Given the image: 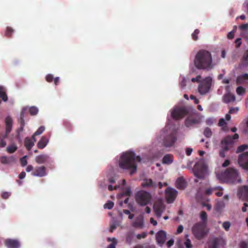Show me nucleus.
I'll use <instances>...</instances> for the list:
<instances>
[{"label": "nucleus", "mask_w": 248, "mask_h": 248, "mask_svg": "<svg viewBox=\"0 0 248 248\" xmlns=\"http://www.w3.org/2000/svg\"><path fill=\"white\" fill-rule=\"evenodd\" d=\"M194 63L198 69L207 71L213 69L215 65L211 52L204 49H200L197 52Z\"/></svg>", "instance_id": "nucleus-1"}, {"label": "nucleus", "mask_w": 248, "mask_h": 248, "mask_svg": "<svg viewBox=\"0 0 248 248\" xmlns=\"http://www.w3.org/2000/svg\"><path fill=\"white\" fill-rule=\"evenodd\" d=\"M136 161H141L140 156H136L133 152H126L120 157L119 165L120 168L128 170L130 175H133L137 172V165Z\"/></svg>", "instance_id": "nucleus-2"}, {"label": "nucleus", "mask_w": 248, "mask_h": 248, "mask_svg": "<svg viewBox=\"0 0 248 248\" xmlns=\"http://www.w3.org/2000/svg\"><path fill=\"white\" fill-rule=\"evenodd\" d=\"M239 137L238 134L235 133L233 136L228 135L222 139L220 142L221 149L219 152L221 157L226 156V153L234 146Z\"/></svg>", "instance_id": "nucleus-3"}, {"label": "nucleus", "mask_w": 248, "mask_h": 248, "mask_svg": "<svg viewBox=\"0 0 248 248\" xmlns=\"http://www.w3.org/2000/svg\"><path fill=\"white\" fill-rule=\"evenodd\" d=\"M221 179L226 183L235 184L241 182L238 170L234 168H229L221 174Z\"/></svg>", "instance_id": "nucleus-4"}, {"label": "nucleus", "mask_w": 248, "mask_h": 248, "mask_svg": "<svg viewBox=\"0 0 248 248\" xmlns=\"http://www.w3.org/2000/svg\"><path fill=\"white\" fill-rule=\"evenodd\" d=\"M206 225L204 223L198 222L195 223L192 228V233L199 240L202 239L208 232Z\"/></svg>", "instance_id": "nucleus-5"}, {"label": "nucleus", "mask_w": 248, "mask_h": 248, "mask_svg": "<svg viewBox=\"0 0 248 248\" xmlns=\"http://www.w3.org/2000/svg\"><path fill=\"white\" fill-rule=\"evenodd\" d=\"M135 198L138 204L141 206H145L150 202L152 196L150 193L141 190L136 193Z\"/></svg>", "instance_id": "nucleus-6"}, {"label": "nucleus", "mask_w": 248, "mask_h": 248, "mask_svg": "<svg viewBox=\"0 0 248 248\" xmlns=\"http://www.w3.org/2000/svg\"><path fill=\"white\" fill-rule=\"evenodd\" d=\"M165 199L168 203H172L176 199L178 191L173 188L168 187L165 190Z\"/></svg>", "instance_id": "nucleus-7"}, {"label": "nucleus", "mask_w": 248, "mask_h": 248, "mask_svg": "<svg viewBox=\"0 0 248 248\" xmlns=\"http://www.w3.org/2000/svg\"><path fill=\"white\" fill-rule=\"evenodd\" d=\"M176 135L177 131L174 130L167 135L163 140L164 145L167 147L172 146L177 140Z\"/></svg>", "instance_id": "nucleus-8"}, {"label": "nucleus", "mask_w": 248, "mask_h": 248, "mask_svg": "<svg viewBox=\"0 0 248 248\" xmlns=\"http://www.w3.org/2000/svg\"><path fill=\"white\" fill-rule=\"evenodd\" d=\"M188 111L184 107H178L174 108L171 112V115L173 119L179 120L184 117Z\"/></svg>", "instance_id": "nucleus-9"}, {"label": "nucleus", "mask_w": 248, "mask_h": 248, "mask_svg": "<svg viewBox=\"0 0 248 248\" xmlns=\"http://www.w3.org/2000/svg\"><path fill=\"white\" fill-rule=\"evenodd\" d=\"M238 163L240 167L245 170H248V152L240 154L238 158Z\"/></svg>", "instance_id": "nucleus-10"}, {"label": "nucleus", "mask_w": 248, "mask_h": 248, "mask_svg": "<svg viewBox=\"0 0 248 248\" xmlns=\"http://www.w3.org/2000/svg\"><path fill=\"white\" fill-rule=\"evenodd\" d=\"M211 85L210 80L207 78L201 82L198 87V90L200 94H204L206 93L210 89Z\"/></svg>", "instance_id": "nucleus-11"}, {"label": "nucleus", "mask_w": 248, "mask_h": 248, "mask_svg": "<svg viewBox=\"0 0 248 248\" xmlns=\"http://www.w3.org/2000/svg\"><path fill=\"white\" fill-rule=\"evenodd\" d=\"M131 226L138 229H142L144 227V220L143 216L141 215L136 217L132 222Z\"/></svg>", "instance_id": "nucleus-12"}, {"label": "nucleus", "mask_w": 248, "mask_h": 248, "mask_svg": "<svg viewBox=\"0 0 248 248\" xmlns=\"http://www.w3.org/2000/svg\"><path fill=\"white\" fill-rule=\"evenodd\" d=\"M237 196L242 200L248 199V186L245 185L240 187L238 191Z\"/></svg>", "instance_id": "nucleus-13"}, {"label": "nucleus", "mask_w": 248, "mask_h": 248, "mask_svg": "<svg viewBox=\"0 0 248 248\" xmlns=\"http://www.w3.org/2000/svg\"><path fill=\"white\" fill-rule=\"evenodd\" d=\"M46 168L44 166L36 167L31 175L34 176L44 177L46 175Z\"/></svg>", "instance_id": "nucleus-14"}, {"label": "nucleus", "mask_w": 248, "mask_h": 248, "mask_svg": "<svg viewBox=\"0 0 248 248\" xmlns=\"http://www.w3.org/2000/svg\"><path fill=\"white\" fill-rule=\"evenodd\" d=\"M200 123L201 120L200 118L189 117L185 120V124L186 127H189Z\"/></svg>", "instance_id": "nucleus-15"}, {"label": "nucleus", "mask_w": 248, "mask_h": 248, "mask_svg": "<svg viewBox=\"0 0 248 248\" xmlns=\"http://www.w3.org/2000/svg\"><path fill=\"white\" fill-rule=\"evenodd\" d=\"M143 187H150L155 189L157 187V185L155 182H154L151 179H144L141 184Z\"/></svg>", "instance_id": "nucleus-16"}, {"label": "nucleus", "mask_w": 248, "mask_h": 248, "mask_svg": "<svg viewBox=\"0 0 248 248\" xmlns=\"http://www.w3.org/2000/svg\"><path fill=\"white\" fill-rule=\"evenodd\" d=\"M166 233L164 231H159L156 235V239L158 244L162 246L165 242Z\"/></svg>", "instance_id": "nucleus-17"}, {"label": "nucleus", "mask_w": 248, "mask_h": 248, "mask_svg": "<svg viewBox=\"0 0 248 248\" xmlns=\"http://www.w3.org/2000/svg\"><path fill=\"white\" fill-rule=\"evenodd\" d=\"M5 245L8 248H18L20 246L18 241L11 239H6L5 241Z\"/></svg>", "instance_id": "nucleus-18"}, {"label": "nucleus", "mask_w": 248, "mask_h": 248, "mask_svg": "<svg viewBox=\"0 0 248 248\" xmlns=\"http://www.w3.org/2000/svg\"><path fill=\"white\" fill-rule=\"evenodd\" d=\"M135 235L134 231H129L125 234V243L131 245L135 241Z\"/></svg>", "instance_id": "nucleus-19"}, {"label": "nucleus", "mask_w": 248, "mask_h": 248, "mask_svg": "<svg viewBox=\"0 0 248 248\" xmlns=\"http://www.w3.org/2000/svg\"><path fill=\"white\" fill-rule=\"evenodd\" d=\"M163 206L161 203H155L153 206V209L155 215L160 217L163 211Z\"/></svg>", "instance_id": "nucleus-20"}, {"label": "nucleus", "mask_w": 248, "mask_h": 248, "mask_svg": "<svg viewBox=\"0 0 248 248\" xmlns=\"http://www.w3.org/2000/svg\"><path fill=\"white\" fill-rule=\"evenodd\" d=\"M5 132H6V136L7 135H9L11 132L12 126H13V120L12 119L9 117L7 116L5 119Z\"/></svg>", "instance_id": "nucleus-21"}, {"label": "nucleus", "mask_w": 248, "mask_h": 248, "mask_svg": "<svg viewBox=\"0 0 248 248\" xmlns=\"http://www.w3.org/2000/svg\"><path fill=\"white\" fill-rule=\"evenodd\" d=\"M49 156L47 155H41L35 157V160L39 164L46 163L48 162Z\"/></svg>", "instance_id": "nucleus-22"}, {"label": "nucleus", "mask_w": 248, "mask_h": 248, "mask_svg": "<svg viewBox=\"0 0 248 248\" xmlns=\"http://www.w3.org/2000/svg\"><path fill=\"white\" fill-rule=\"evenodd\" d=\"M175 185L176 187L181 190H184L186 186V183L182 177L177 178Z\"/></svg>", "instance_id": "nucleus-23"}, {"label": "nucleus", "mask_w": 248, "mask_h": 248, "mask_svg": "<svg viewBox=\"0 0 248 248\" xmlns=\"http://www.w3.org/2000/svg\"><path fill=\"white\" fill-rule=\"evenodd\" d=\"M235 100V96L230 93H225L223 96V102L225 103H229L232 102H234Z\"/></svg>", "instance_id": "nucleus-24"}, {"label": "nucleus", "mask_w": 248, "mask_h": 248, "mask_svg": "<svg viewBox=\"0 0 248 248\" xmlns=\"http://www.w3.org/2000/svg\"><path fill=\"white\" fill-rule=\"evenodd\" d=\"M15 160V158L13 156H2L0 157V162L4 165L9 164Z\"/></svg>", "instance_id": "nucleus-25"}, {"label": "nucleus", "mask_w": 248, "mask_h": 248, "mask_svg": "<svg viewBox=\"0 0 248 248\" xmlns=\"http://www.w3.org/2000/svg\"><path fill=\"white\" fill-rule=\"evenodd\" d=\"M248 80V73H245L238 76L236 79V84L237 85L243 84Z\"/></svg>", "instance_id": "nucleus-26"}, {"label": "nucleus", "mask_w": 248, "mask_h": 248, "mask_svg": "<svg viewBox=\"0 0 248 248\" xmlns=\"http://www.w3.org/2000/svg\"><path fill=\"white\" fill-rule=\"evenodd\" d=\"M48 142V140L45 136H43L39 140L37 143V147L39 149H43L47 145Z\"/></svg>", "instance_id": "nucleus-27"}, {"label": "nucleus", "mask_w": 248, "mask_h": 248, "mask_svg": "<svg viewBox=\"0 0 248 248\" xmlns=\"http://www.w3.org/2000/svg\"><path fill=\"white\" fill-rule=\"evenodd\" d=\"M239 128L244 133H247L248 130V118L245 119L239 124Z\"/></svg>", "instance_id": "nucleus-28"}, {"label": "nucleus", "mask_w": 248, "mask_h": 248, "mask_svg": "<svg viewBox=\"0 0 248 248\" xmlns=\"http://www.w3.org/2000/svg\"><path fill=\"white\" fill-rule=\"evenodd\" d=\"M34 141H32L30 138L27 137L25 139L24 144L26 149L30 151L34 145Z\"/></svg>", "instance_id": "nucleus-29"}, {"label": "nucleus", "mask_w": 248, "mask_h": 248, "mask_svg": "<svg viewBox=\"0 0 248 248\" xmlns=\"http://www.w3.org/2000/svg\"><path fill=\"white\" fill-rule=\"evenodd\" d=\"M173 161V156L170 154L165 155L162 159V163L166 164H170Z\"/></svg>", "instance_id": "nucleus-30"}, {"label": "nucleus", "mask_w": 248, "mask_h": 248, "mask_svg": "<svg viewBox=\"0 0 248 248\" xmlns=\"http://www.w3.org/2000/svg\"><path fill=\"white\" fill-rule=\"evenodd\" d=\"M199 163H196L195 167L194 175L196 177L200 179H202L204 177L203 173L198 170Z\"/></svg>", "instance_id": "nucleus-31"}, {"label": "nucleus", "mask_w": 248, "mask_h": 248, "mask_svg": "<svg viewBox=\"0 0 248 248\" xmlns=\"http://www.w3.org/2000/svg\"><path fill=\"white\" fill-rule=\"evenodd\" d=\"M248 64V50H246L243 55L242 62L240 64L241 67L247 66Z\"/></svg>", "instance_id": "nucleus-32"}, {"label": "nucleus", "mask_w": 248, "mask_h": 248, "mask_svg": "<svg viewBox=\"0 0 248 248\" xmlns=\"http://www.w3.org/2000/svg\"><path fill=\"white\" fill-rule=\"evenodd\" d=\"M200 218L202 221L200 222L204 223L205 225H207V215L205 211H202L200 213Z\"/></svg>", "instance_id": "nucleus-33"}, {"label": "nucleus", "mask_w": 248, "mask_h": 248, "mask_svg": "<svg viewBox=\"0 0 248 248\" xmlns=\"http://www.w3.org/2000/svg\"><path fill=\"white\" fill-rule=\"evenodd\" d=\"M203 134L206 138H210L212 136L213 132L210 128L206 127L203 130Z\"/></svg>", "instance_id": "nucleus-34"}, {"label": "nucleus", "mask_w": 248, "mask_h": 248, "mask_svg": "<svg viewBox=\"0 0 248 248\" xmlns=\"http://www.w3.org/2000/svg\"><path fill=\"white\" fill-rule=\"evenodd\" d=\"M17 149V146L15 144H12L7 147L6 151L10 154H12L15 152Z\"/></svg>", "instance_id": "nucleus-35"}, {"label": "nucleus", "mask_w": 248, "mask_h": 248, "mask_svg": "<svg viewBox=\"0 0 248 248\" xmlns=\"http://www.w3.org/2000/svg\"><path fill=\"white\" fill-rule=\"evenodd\" d=\"M45 128L43 126H40L33 134V135L32 136V138L34 140V141H36V140L34 138L35 136H38L41 135L45 130Z\"/></svg>", "instance_id": "nucleus-36"}, {"label": "nucleus", "mask_w": 248, "mask_h": 248, "mask_svg": "<svg viewBox=\"0 0 248 248\" xmlns=\"http://www.w3.org/2000/svg\"><path fill=\"white\" fill-rule=\"evenodd\" d=\"M219 239L218 238H214L208 245L212 248H217L219 245Z\"/></svg>", "instance_id": "nucleus-37"}, {"label": "nucleus", "mask_w": 248, "mask_h": 248, "mask_svg": "<svg viewBox=\"0 0 248 248\" xmlns=\"http://www.w3.org/2000/svg\"><path fill=\"white\" fill-rule=\"evenodd\" d=\"M216 190H222L223 188L220 186H217L214 188H208L206 190L205 194L208 195H211L213 191Z\"/></svg>", "instance_id": "nucleus-38"}, {"label": "nucleus", "mask_w": 248, "mask_h": 248, "mask_svg": "<svg viewBox=\"0 0 248 248\" xmlns=\"http://www.w3.org/2000/svg\"><path fill=\"white\" fill-rule=\"evenodd\" d=\"M248 148V144H243L241 145L238 147L236 151V153H240L244 152L245 150L247 149Z\"/></svg>", "instance_id": "nucleus-39"}, {"label": "nucleus", "mask_w": 248, "mask_h": 248, "mask_svg": "<svg viewBox=\"0 0 248 248\" xmlns=\"http://www.w3.org/2000/svg\"><path fill=\"white\" fill-rule=\"evenodd\" d=\"M13 32L14 30L11 27H7L5 32V36L7 37H11Z\"/></svg>", "instance_id": "nucleus-40"}, {"label": "nucleus", "mask_w": 248, "mask_h": 248, "mask_svg": "<svg viewBox=\"0 0 248 248\" xmlns=\"http://www.w3.org/2000/svg\"><path fill=\"white\" fill-rule=\"evenodd\" d=\"M0 98L4 102L7 101L8 100L7 95L4 91V89L0 91Z\"/></svg>", "instance_id": "nucleus-41"}, {"label": "nucleus", "mask_w": 248, "mask_h": 248, "mask_svg": "<svg viewBox=\"0 0 248 248\" xmlns=\"http://www.w3.org/2000/svg\"><path fill=\"white\" fill-rule=\"evenodd\" d=\"M236 93L240 95H244L246 93V90L242 86H239L236 88Z\"/></svg>", "instance_id": "nucleus-42"}, {"label": "nucleus", "mask_w": 248, "mask_h": 248, "mask_svg": "<svg viewBox=\"0 0 248 248\" xmlns=\"http://www.w3.org/2000/svg\"><path fill=\"white\" fill-rule=\"evenodd\" d=\"M29 112L31 115H35L38 112V109L37 107L32 106L30 108Z\"/></svg>", "instance_id": "nucleus-43"}, {"label": "nucleus", "mask_w": 248, "mask_h": 248, "mask_svg": "<svg viewBox=\"0 0 248 248\" xmlns=\"http://www.w3.org/2000/svg\"><path fill=\"white\" fill-rule=\"evenodd\" d=\"M200 31L199 29H196L192 33L191 36L194 41H197L198 40V34L200 33Z\"/></svg>", "instance_id": "nucleus-44"}, {"label": "nucleus", "mask_w": 248, "mask_h": 248, "mask_svg": "<svg viewBox=\"0 0 248 248\" xmlns=\"http://www.w3.org/2000/svg\"><path fill=\"white\" fill-rule=\"evenodd\" d=\"M113 206V202L110 201H108V202L104 205V207L105 209H111Z\"/></svg>", "instance_id": "nucleus-45"}, {"label": "nucleus", "mask_w": 248, "mask_h": 248, "mask_svg": "<svg viewBox=\"0 0 248 248\" xmlns=\"http://www.w3.org/2000/svg\"><path fill=\"white\" fill-rule=\"evenodd\" d=\"M230 226H231V223L228 221L224 222L222 224V227L226 231H228L229 230Z\"/></svg>", "instance_id": "nucleus-46"}, {"label": "nucleus", "mask_w": 248, "mask_h": 248, "mask_svg": "<svg viewBox=\"0 0 248 248\" xmlns=\"http://www.w3.org/2000/svg\"><path fill=\"white\" fill-rule=\"evenodd\" d=\"M236 29V26H234L233 29L232 30V31L228 33V34L227 35V37L228 39H232L233 38L234 32L235 31Z\"/></svg>", "instance_id": "nucleus-47"}, {"label": "nucleus", "mask_w": 248, "mask_h": 248, "mask_svg": "<svg viewBox=\"0 0 248 248\" xmlns=\"http://www.w3.org/2000/svg\"><path fill=\"white\" fill-rule=\"evenodd\" d=\"M147 236V233L146 232H142L141 233L138 234L136 237L137 239L140 240L141 239L145 238Z\"/></svg>", "instance_id": "nucleus-48"}, {"label": "nucleus", "mask_w": 248, "mask_h": 248, "mask_svg": "<svg viewBox=\"0 0 248 248\" xmlns=\"http://www.w3.org/2000/svg\"><path fill=\"white\" fill-rule=\"evenodd\" d=\"M27 155H25L20 159V162L22 166H25L27 164V161L26 160Z\"/></svg>", "instance_id": "nucleus-49"}, {"label": "nucleus", "mask_w": 248, "mask_h": 248, "mask_svg": "<svg viewBox=\"0 0 248 248\" xmlns=\"http://www.w3.org/2000/svg\"><path fill=\"white\" fill-rule=\"evenodd\" d=\"M117 244V240L115 238H113V242L111 244L109 245L107 248H115V247Z\"/></svg>", "instance_id": "nucleus-50"}, {"label": "nucleus", "mask_w": 248, "mask_h": 248, "mask_svg": "<svg viewBox=\"0 0 248 248\" xmlns=\"http://www.w3.org/2000/svg\"><path fill=\"white\" fill-rule=\"evenodd\" d=\"M54 78L53 75L51 74H48L46 77V79L48 82H51Z\"/></svg>", "instance_id": "nucleus-51"}, {"label": "nucleus", "mask_w": 248, "mask_h": 248, "mask_svg": "<svg viewBox=\"0 0 248 248\" xmlns=\"http://www.w3.org/2000/svg\"><path fill=\"white\" fill-rule=\"evenodd\" d=\"M185 245L186 247L187 248H192V247L191 241L189 239H186V240L185 242Z\"/></svg>", "instance_id": "nucleus-52"}, {"label": "nucleus", "mask_w": 248, "mask_h": 248, "mask_svg": "<svg viewBox=\"0 0 248 248\" xmlns=\"http://www.w3.org/2000/svg\"><path fill=\"white\" fill-rule=\"evenodd\" d=\"M239 29L241 31H247L248 29V24H242L239 26Z\"/></svg>", "instance_id": "nucleus-53"}, {"label": "nucleus", "mask_w": 248, "mask_h": 248, "mask_svg": "<svg viewBox=\"0 0 248 248\" xmlns=\"http://www.w3.org/2000/svg\"><path fill=\"white\" fill-rule=\"evenodd\" d=\"M239 110L238 108H230L229 113L230 114H234L236 113Z\"/></svg>", "instance_id": "nucleus-54"}, {"label": "nucleus", "mask_w": 248, "mask_h": 248, "mask_svg": "<svg viewBox=\"0 0 248 248\" xmlns=\"http://www.w3.org/2000/svg\"><path fill=\"white\" fill-rule=\"evenodd\" d=\"M226 122L223 118H221L219 120L218 125L220 126H223L226 125Z\"/></svg>", "instance_id": "nucleus-55"}, {"label": "nucleus", "mask_w": 248, "mask_h": 248, "mask_svg": "<svg viewBox=\"0 0 248 248\" xmlns=\"http://www.w3.org/2000/svg\"><path fill=\"white\" fill-rule=\"evenodd\" d=\"M131 194V189L129 188H127L124 192L123 195L126 196H130Z\"/></svg>", "instance_id": "nucleus-56"}, {"label": "nucleus", "mask_w": 248, "mask_h": 248, "mask_svg": "<svg viewBox=\"0 0 248 248\" xmlns=\"http://www.w3.org/2000/svg\"><path fill=\"white\" fill-rule=\"evenodd\" d=\"M24 127V126H23V124H22V125H20V127L17 129L16 132H17V138H19V139L20 138L19 133H20V132L23 131Z\"/></svg>", "instance_id": "nucleus-57"}, {"label": "nucleus", "mask_w": 248, "mask_h": 248, "mask_svg": "<svg viewBox=\"0 0 248 248\" xmlns=\"http://www.w3.org/2000/svg\"><path fill=\"white\" fill-rule=\"evenodd\" d=\"M241 40V39L240 38H238L236 39V40L235 41V43L236 44V48H238L240 46L241 43H242Z\"/></svg>", "instance_id": "nucleus-58"}, {"label": "nucleus", "mask_w": 248, "mask_h": 248, "mask_svg": "<svg viewBox=\"0 0 248 248\" xmlns=\"http://www.w3.org/2000/svg\"><path fill=\"white\" fill-rule=\"evenodd\" d=\"M239 248H248V244L245 242H241L239 244Z\"/></svg>", "instance_id": "nucleus-59"}, {"label": "nucleus", "mask_w": 248, "mask_h": 248, "mask_svg": "<svg viewBox=\"0 0 248 248\" xmlns=\"http://www.w3.org/2000/svg\"><path fill=\"white\" fill-rule=\"evenodd\" d=\"M201 78V76L200 75L197 76L196 78H193L191 79V81L193 82H199Z\"/></svg>", "instance_id": "nucleus-60"}, {"label": "nucleus", "mask_w": 248, "mask_h": 248, "mask_svg": "<svg viewBox=\"0 0 248 248\" xmlns=\"http://www.w3.org/2000/svg\"><path fill=\"white\" fill-rule=\"evenodd\" d=\"M190 98L191 99L193 100L196 104H198L199 103V100L193 95H190Z\"/></svg>", "instance_id": "nucleus-61"}, {"label": "nucleus", "mask_w": 248, "mask_h": 248, "mask_svg": "<svg viewBox=\"0 0 248 248\" xmlns=\"http://www.w3.org/2000/svg\"><path fill=\"white\" fill-rule=\"evenodd\" d=\"M6 145V142L3 139H0V148H3Z\"/></svg>", "instance_id": "nucleus-62"}, {"label": "nucleus", "mask_w": 248, "mask_h": 248, "mask_svg": "<svg viewBox=\"0 0 248 248\" xmlns=\"http://www.w3.org/2000/svg\"><path fill=\"white\" fill-rule=\"evenodd\" d=\"M134 248H156L155 245H148L145 247L143 246H139V247H135Z\"/></svg>", "instance_id": "nucleus-63"}, {"label": "nucleus", "mask_w": 248, "mask_h": 248, "mask_svg": "<svg viewBox=\"0 0 248 248\" xmlns=\"http://www.w3.org/2000/svg\"><path fill=\"white\" fill-rule=\"evenodd\" d=\"M214 121L212 118H208L206 120V124L207 125H211L213 124Z\"/></svg>", "instance_id": "nucleus-64"}]
</instances>
